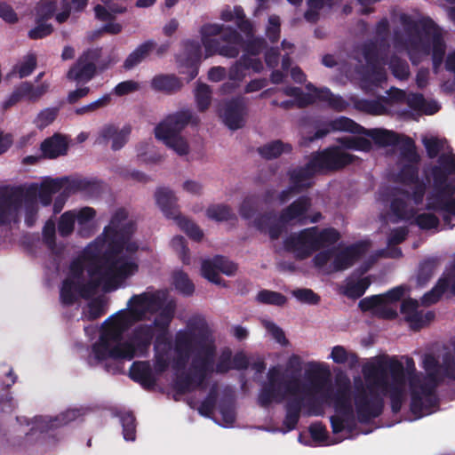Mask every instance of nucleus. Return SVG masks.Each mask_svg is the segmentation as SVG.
Returning a JSON list of instances; mask_svg holds the SVG:
<instances>
[{
	"mask_svg": "<svg viewBox=\"0 0 455 455\" xmlns=\"http://www.w3.org/2000/svg\"><path fill=\"white\" fill-rule=\"evenodd\" d=\"M175 357L173 369L184 370L192 356L189 371L178 374L173 388L185 395L197 388H204V382L212 374L217 347L207 323L201 318H191L187 330L177 331L174 339Z\"/></svg>",
	"mask_w": 455,
	"mask_h": 455,
	"instance_id": "f257e3e1",
	"label": "nucleus"
},
{
	"mask_svg": "<svg viewBox=\"0 0 455 455\" xmlns=\"http://www.w3.org/2000/svg\"><path fill=\"white\" fill-rule=\"evenodd\" d=\"M363 374L366 385L360 377L354 380L353 398L357 420L367 424L382 414L385 403L377 388L381 390L383 395H389L392 412H400L406 383L403 364L399 360L391 358L387 362L364 365Z\"/></svg>",
	"mask_w": 455,
	"mask_h": 455,
	"instance_id": "f03ea898",
	"label": "nucleus"
},
{
	"mask_svg": "<svg viewBox=\"0 0 455 455\" xmlns=\"http://www.w3.org/2000/svg\"><path fill=\"white\" fill-rule=\"evenodd\" d=\"M132 323V318L125 310L117 312L104 322L100 338L92 347L98 362L107 359L130 361L136 356L144 357L148 355L155 337L153 325L140 324L124 339V333Z\"/></svg>",
	"mask_w": 455,
	"mask_h": 455,
	"instance_id": "7ed1b4c3",
	"label": "nucleus"
},
{
	"mask_svg": "<svg viewBox=\"0 0 455 455\" xmlns=\"http://www.w3.org/2000/svg\"><path fill=\"white\" fill-rule=\"evenodd\" d=\"M400 21L407 36L405 45L411 62L419 65L423 57L431 54L433 68L437 71L446 52L442 29L429 17L414 20L408 14H402Z\"/></svg>",
	"mask_w": 455,
	"mask_h": 455,
	"instance_id": "20e7f679",
	"label": "nucleus"
},
{
	"mask_svg": "<svg viewBox=\"0 0 455 455\" xmlns=\"http://www.w3.org/2000/svg\"><path fill=\"white\" fill-rule=\"evenodd\" d=\"M124 209H118L111 217L110 222L103 229L102 234L85 248V255L90 259L96 258L102 252L105 245H108V254L128 253L136 257L139 245L132 241L135 225L129 221Z\"/></svg>",
	"mask_w": 455,
	"mask_h": 455,
	"instance_id": "39448f33",
	"label": "nucleus"
},
{
	"mask_svg": "<svg viewBox=\"0 0 455 455\" xmlns=\"http://www.w3.org/2000/svg\"><path fill=\"white\" fill-rule=\"evenodd\" d=\"M102 252L104 265L97 262L101 252L93 259L85 255L84 251V259L90 261L87 273L90 277H99L104 279L103 291L109 292L118 289L120 284L131 275H133L139 269L137 257L125 252L120 254H108V245Z\"/></svg>",
	"mask_w": 455,
	"mask_h": 455,
	"instance_id": "423d86ee",
	"label": "nucleus"
},
{
	"mask_svg": "<svg viewBox=\"0 0 455 455\" xmlns=\"http://www.w3.org/2000/svg\"><path fill=\"white\" fill-rule=\"evenodd\" d=\"M406 371L411 391L410 410L416 418L431 413L434 407L438 405L436 388L439 385L435 372H428L425 376L416 373L412 358L406 360Z\"/></svg>",
	"mask_w": 455,
	"mask_h": 455,
	"instance_id": "0eeeda50",
	"label": "nucleus"
},
{
	"mask_svg": "<svg viewBox=\"0 0 455 455\" xmlns=\"http://www.w3.org/2000/svg\"><path fill=\"white\" fill-rule=\"evenodd\" d=\"M298 373L282 371L279 366H272L267 373L265 382L259 393L258 403L261 407H267L273 402L282 403L291 397H302V383Z\"/></svg>",
	"mask_w": 455,
	"mask_h": 455,
	"instance_id": "6e6552de",
	"label": "nucleus"
},
{
	"mask_svg": "<svg viewBox=\"0 0 455 455\" xmlns=\"http://www.w3.org/2000/svg\"><path fill=\"white\" fill-rule=\"evenodd\" d=\"M347 132L353 134H364L372 139L375 144L380 147L388 146H400L403 144L405 135H400L394 131L386 129H365L354 120L339 116L323 124V127L318 128L313 136L308 138V140L314 141L315 140L323 139L331 132Z\"/></svg>",
	"mask_w": 455,
	"mask_h": 455,
	"instance_id": "1a4fd4ad",
	"label": "nucleus"
},
{
	"mask_svg": "<svg viewBox=\"0 0 455 455\" xmlns=\"http://www.w3.org/2000/svg\"><path fill=\"white\" fill-rule=\"evenodd\" d=\"M200 33L206 58L215 54L228 58L238 56L243 38L235 28L219 24H204Z\"/></svg>",
	"mask_w": 455,
	"mask_h": 455,
	"instance_id": "9d476101",
	"label": "nucleus"
},
{
	"mask_svg": "<svg viewBox=\"0 0 455 455\" xmlns=\"http://www.w3.org/2000/svg\"><path fill=\"white\" fill-rule=\"evenodd\" d=\"M200 120L189 109H183L166 116L155 127V136L180 156L188 154L189 147L181 132L191 123L197 125Z\"/></svg>",
	"mask_w": 455,
	"mask_h": 455,
	"instance_id": "9b49d317",
	"label": "nucleus"
},
{
	"mask_svg": "<svg viewBox=\"0 0 455 455\" xmlns=\"http://www.w3.org/2000/svg\"><path fill=\"white\" fill-rule=\"evenodd\" d=\"M113 60L111 56L102 58V48H89L83 52L67 73V78L78 84L90 82L98 71L108 69Z\"/></svg>",
	"mask_w": 455,
	"mask_h": 455,
	"instance_id": "f8f14e48",
	"label": "nucleus"
},
{
	"mask_svg": "<svg viewBox=\"0 0 455 455\" xmlns=\"http://www.w3.org/2000/svg\"><path fill=\"white\" fill-rule=\"evenodd\" d=\"M357 158L356 156L344 152L337 146L313 152L309 156L319 174L339 171L353 164Z\"/></svg>",
	"mask_w": 455,
	"mask_h": 455,
	"instance_id": "ddd939ff",
	"label": "nucleus"
},
{
	"mask_svg": "<svg viewBox=\"0 0 455 455\" xmlns=\"http://www.w3.org/2000/svg\"><path fill=\"white\" fill-rule=\"evenodd\" d=\"M401 159L406 163L402 165L397 173V181L405 186L417 182L419 176V164L420 156L417 152L415 141L411 137H405L400 148Z\"/></svg>",
	"mask_w": 455,
	"mask_h": 455,
	"instance_id": "4468645a",
	"label": "nucleus"
},
{
	"mask_svg": "<svg viewBox=\"0 0 455 455\" xmlns=\"http://www.w3.org/2000/svg\"><path fill=\"white\" fill-rule=\"evenodd\" d=\"M165 305V296L160 291L133 295L128 301L130 316L141 321L147 313H157Z\"/></svg>",
	"mask_w": 455,
	"mask_h": 455,
	"instance_id": "2eb2a0df",
	"label": "nucleus"
},
{
	"mask_svg": "<svg viewBox=\"0 0 455 455\" xmlns=\"http://www.w3.org/2000/svg\"><path fill=\"white\" fill-rule=\"evenodd\" d=\"M317 227L305 228L298 234L285 238L283 245L286 251L296 252L300 259H307L318 251L316 239Z\"/></svg>",
	"mask_w": 455,
	"mask_h": 455,
	"instance_id": "dca6fc26",
	"label": "nucleus"
},
{
	"mask_svg": "<svg viewBox=\"0 0 455 455\" xmlns=\"http://www.w3.org/2000/svg\"><path fill=\"white\" fill-rule=\"evenodd\" d=\"M67 182H68V177L47 178L42 181L39 187L33 183L26 189V199L34 201L38 196L42 205L49 206L52 202V196L60 192Z\"/></svg>",
	"mask_w": 455,
	"mask_h": 455,
	"instance_id": "f3484780",
	"label": "nucleus"
},
{
	"mask_svg": "<svg viewBox=\"0 0 455 455\" xmlns=\"http://www.w3.org/2000/svg\"><path fill=\"white\" fill-rule=\"evenodd\" d=\"M247 102L243 97H235L225 102L220 114L223 123L230 130L235 131L245 124Z\"/></svg>",
	"mask_w": 455,
	"mask_h": 455,
	"instance_id": "a211bd4d",
	"label": "nucleus"
},
{
	"mask_svg": "<svg viewBox=\"0 0 455 455\" xmlns=\"http://www.w3.org/2000/svg\"><path fill=\"white\" fill-rule=\"evenodd\" d=\"M311 205V198L307 196H301L280 212L279 221L283 224H289L296 220L299 225H305L308 221L307 212Z\"/></svg>",
	"mask_w": 455,
	"mask_h": 455,
	"instance_id": "6ab92c4d",
	"label": "nucleus"
},
{
	"mask_svg": "<svg viewBox=\"0 0 455 455\" xmlns=\"http://www.w3.org/2000/svg\"><path fill=\"white\" fill-rule=\"evenodd\" d=\"M132 128L129 125L118 129L114 124H105L99 132L95 140L96 144L107 146L109 141L112 142L111 148L114 151L121 149L128 141Z\"/></svg>",
	"mask_w": 455,
	"mask_h": 455,
	"instance_id": "aec40b11",
	"label": "nucleus"
},
{
	"mask_svg": "<svg viewBox=\"0 0 455 455\" xmlns=\"http://www.w3.org/2000/svg\"><path fill=\"white\" fill-rule=\"evenodd\" d=\"M319 174L314 164L308 158V161L302 166H298L288 172L290 183L292 188L297 189V193H301L314 185V177Z\"/></svg>",
	"mask_w": 455,
	"mask_h": 455,
	"instance_id": "412c9836",
	"label": "nucleus"
},
{
	"mask_svg": "<svg viewBox=\"0 0 455 455\" xmlns=\"http://www.w3.org/2000/svg\"><path fill=\"white\" fill-rule=\"evenodd\" d=\"M20 194L16 191L0 193V226L16 222L21 206Z\"/></svg>",
	"mask_w": 455,
	"mask_h": 455,
	"instance_id": "4be33fe9",
	"label": "nucleus"
},
{
	"mask_svg": "<svg viewBox=\"0 0 455 455\" xmlns=\"http://www.w3.org/2000/svg\"><path fill=\"white\" fill-rule=\"evenodd\" d=\"M366 251L364 244L354 243L337 253L332 261V271L339 272L352 267Z\"/></svg>",
	"mask_w": 455,
	"mask_h": 455,
	"instance_id": "5701e85b",
	"label": "nucleus"
},
{
	"mask_svg": "<svg viewBox=\"0 0 455 455\" xmlns=\"http://www.w3.org/2000/svg\"><path fill=\"white\" fill-rule=\"evenodd\" d=\"M79 415L77 410H68L65 412L60 413L54 419H47L43 416L36 417L34 420V426L31 428V435L34 432L39 431L41 434L47 432L50 429L60 427L67 425L68 423L75 420ZM30 433H26L28 437Z\"/></svg>",
	"mask_w": 455,
	"mask_h": 455,
	"instance_id": "b1692460",
	"label": "nucleus"
},
{
	"mask_svg": "<svg viewBox=\"0 0 455 455\" xmlns=\"http://www.w3.org/2000/svg\"><path fill=\"white\" fill-rule=\"evenodd\" d=\"M183 65L188 68L189 80L196 77L202 58V44L196 40H186L183 43Z\"/></svg>",
	"mask_w": 455,
	"mask_h": 455,
	"instance_id": "393cba45",
	"label": "nucleus"
},
{
	"mask_svg": "<svg viewBox=\"0 0 455 455\" xmlns=\"http://www.w3.org/2000/svg\"><path fill=\"white\" fill-rule=\"evenodd\" d=\"M42 155L47 159H56L66 156L68 150V138L59 132L46 138L40 145Z\"/></svg>",
	"mask_w": 455,
	"mask_h": 455,
	"instance_id": "a878e982",
	"label": "nucleus"
},
{
	"mask_svg": "<svg viewBox=\"0 0 455 455\" xmlns=\"http://www.w3.org/2000/svg\"><path fill=\"white\" fill-rule=\"evenodd\" d=\"M129 376L145 389H153L156 384V379L148 361L133 362L130 367Z\"/></svg>",
	"mask_w": 455,
	"mask_h": 455,
	"instance_id": "bb28decb",
	"label": "nucleus"
},
{
	"mask_svg": "<svg viewBox=\"0 0 455 455\" xmlns=\"http://www.w3.org/2000/svg\"><path fill=\"white\" fill-rule=\"evenodd\" d=\"M172 348L171 341L166 333H158L156 336L155 349V370L157 373H163L167 371L169 362V352Z\"/></svg>",
	"mask_w": 455,
	"mask_h": 455,
	"instance_id": "cd10ccee",
	"label": "nucleus"
},
{
	"mask_svg": "<svg viewBox=\"0 0 455 455\" xmlns=\"http://www.w3.org/2000/svg\"><path fill=\"white\" fill-rule=\"evenodd\" d=\"M157 205L168 219H175L180 214L177 204V197L174 193L167 188H158L155 193Z\"/></svg>",
	"mask_w": 455,
	"mask_h": 455,
	"instance_id": "c85d7f7f",
	"label": "nucleus"
},
{
	"mask_svg": "<svg viewBox=\"0 0 455 455\" xmlns=\"http://www.w3.org/2000/svg\"><path fill=\"white\" fill-rule=\"evenodd\" d=\"M92 183L86 179H72L68 178V182L62 188V192L55 198L53 203V212L59 213L63 209L67 198L78 191H86L90 189Z\"/></svg>",
	"mask_w": 455,
	"mask_h": 455,
	"instance_id": "c756f323",
	"label": "nucleus"
},
{
	"mask_svg": "<svg viewBox=\"0 0 455 455\" xmlns=\"http://www.w3.org/2000/svg\"><path fill=\"white\" fill-rule=\"evenodd\" d=\"M304 403V397H291L284 404L285 416L283 426L285 432H290L297 427Z\"/></svg>",
	"mask_w": 455,
	"mask_h": 455,
	"instance_id": "7c9ffc66",
	"label": "nucleus"
},
{
	"mask_svg": "<svg viewBox=\"0 0 455 455\" xmlns=\"http://www.w3.org/2000/svg\"><path fill=\"white\" fill-rule=\"evenodd\" d=\"M183 84L179 77L174 75H156L151 80V87L156 92H163L172 94L179 92Z\"/></svg>",
	"mask_w": 455,
	"mask_h": 455,
	"instance_id": "2f4dec72",
	"label": "nucleus"
},
{
	"mask_svg": "<svg viewBox=\"0 0 455 455\" xmlns=\"http://www.w3.org/2000/svg\"><path fill=\"white\" fill-rule=\"evenodd\" d=\"M156 43L154 40H147L135 48L124 60V68L131 70L141 63L149 53L156 48Z\"/></svg>",
	"mask_w": 455,
	"mask_h": 455,
	"instance_id": "473e14b6",
	"label": "nucleus"
},
{
	"mask_svg": "<svg viewBox=\"0 0 455 455\" xmlns=\"http://www.w3.org/2000/svg\"><path fill=\"white\" fill-rule=\"evenodd\" d=\"M387 105H390V100L384 96L376 100H359L355 104L356 109L372 116L386 115Z\"/></svg>",
	"mask_w": 455,
	"mask_h": 455,
	"instance_id": "72a5a7b5",
	"label": "nucleus"
},
{
	"mask_svg": "<svg viewBox=\"0 0 455 455\" xmlns=\"http://www.w3.org/2000/svg\"><path fill=\"white\" fill-rule=\"evenodd\" d=\"M315 97L323 102H326L328 107L337 112H342L349 106L348 102L339 95H335L329 88H314Z\"/></svg>",
	"mask_w": 455,
	"mask_h": 455,
	"instance_id": "f704fd0d",
	"label": "nucleus"
},
{
	"mask_svg": "<svg viewBox=\"0 0 455 455\" xmlns=\"http://www.w3.org/2000/svg\"><path fill=\"white\" fill-rule=\"evenodd\" d=\"M292 147L280 140H273L258 148L259 154L267 160L279 157L283 153H291Z\"/></svg>",
	"mask_w": 455,
	"mask_h": 455,
	"instance_id": "c9c22d12",
	"label": "nucleus"
},
{
	"mask_svg": "<svg viewBox=\"0 0 455 455\" xmlns=\"http://www.w3.org/2000/svg\"><path fill=\"white\" fill-rule=\"evenodd\" d=\"M175 303L169 301L159 311L153 322V327L163 331L162 333L167 334V330L172 323L175 313Z\"/></svg>",
	"mask_w": 455,
	"mask_h": 455,
	"instance_id": "e433bc0d",
	"label": "nucleus"
},
{
	"mask_svg": "<svg viewBox=\"0 0 455 455\" xmlns=\"http://www.w3.org/2000/svg\"><path fill=\"white\" fill-rule=\"evenodd\" d=\"M60 301L64 306H72L78 299L77 282L70 277L63 280L60 291Z\"/></svg>",
	"mask_w": 455,
	"mask_h": 455,
	"instance_id": "4c0bfd02",
	"label": "nucleus"
},
{
	"mask_svg": "<svg viewBox=\"0 0 455 455\" xmlns=\"http://www.w3.org/2000/svg\"><path fill=\"white\" fill-rule=\"evenodd\" d=\"M450 279L448 277H441L437 281L436 284L427 293H425L421 299V302L425 306H430L436 303L443 294L449 289Z\"/></svg>",
	"mask_w": 455,
	"mask_h": 455,
	"instance_id": "58836bf2",
	"label": "nucleus"
},
{
	"mask_svg": "<svg viewBox=\"0 0 455 455\" xmlns=\"http://www.w3.org/2000/svg\"><path fill=\"white\" fill-rule=\"evenodd\" d=\"M206 216L210 220L218 222L236 220V216L231 207L224 204L210 205L206 210Z\"/></svg>",
	"mask_w": 455,
	"mask_h": 455,
	"instance_id": "ea45409f",
	"label": "nucleus"
},
{
	"mask_svg": "<svg viewBox=\"0 0 455 455\" xmlns=\"http://www.w3.org/2000/svg\"><path fill=\"white\" fill-rule=\"evenodd\" d=\"M438 262L437 258H427L419 264L417 275V283L419 286H425L430 281Z\"/></svg>",
	"mask_w": 455,
	"mask_h": 455,
	"instance_id": "a19ab883",
	"label": "nucleus"
},
{
	"mask_svg": "<svg viewBox=\"0 0 455 455\" xmlns=\"http://www.w3.org/2000/svg\"><path fill=\"white\" fill-rule=\"evenodd\" d=\"M392 75L401 80H407L410 76V67L408 62L397 55H392L388 63Z\"/></svg>",
	"mask_w": 455,
	"mask_h": 455,
	"instance_id": "79ce46f5",
	"label": "nucleus"
},
{
	"mask_svg": "<svg viewBox=\"0 0 455 455\" xmlns=\"http://www.w3.org/2000/svg\"><path fill=\"white\" fill-rule=\"evenodd\" d=\"M173 220L180 229L183 230L191 239L196 242L202 240L204 233L196 223L181 215V213Z\"/></svg>",
	"mask_w": 455,
	"mask_h": 455,
	"instance_id": "37998d69",
	"label": "nucleus"
},
{
	"mask_svg": "<svg viewBox=\"0 0 455 455\" xmlns=\"http://www.w3.org/2000/svg\"><path fill=\"white\" fill-rule=\"evenodd\" d=\"M122 427L123 435L126 441H134L136 439V419L132 411L118 413Z\"/></svg>",
	"mask_w": 455,
	"mask_h": 455,
	"instance_id": "c03bdc74",
	"label": "nucleus"
},
{
	"mask_svg": "<svg viewBox=\"0 0 455 455\" xmlns=\"http://www.w3.org/2000/svg\"><path fill=\"white\" fill-rule=\"evenodd\" d=\"M435 319V313L427 311L424 313L422 310H417L414 314L405 316V321L410 324L413 331H419Z\"/></svg>",
	"mask_w": 455,
	"mask_h": 455,
	"instance_id": "a18cd8bd",
	"label": "nucleus"
},
{
	"mask_svg": "<svg viewBox=\"0 0 455 455\" xmlns=\"http://www.w3.org/2000/svg\"><path fill=\"white\" fill-rule=\"evenodd\" d=\"M330 421L333 434H339L345 429L347 430L349 433H352L356 426L354 412L351 419L349 417L347 416L332 415L330 418Z\"/></svg>",
	"mask_w": 455,
	"mask_h": 455,
	"instance_id": "49530a36",
	"label": "nucleus"
},
{
	"mask_svg": "<svg viewBox=\"0 0 455 455\" xmlns=\"http://www.w3.org/2000/svg\"><path fill=\"white\" fill-rule=\"evenodd\" d=\"M331 358L336 363H348L351 368L358 363V356L355 353H348L344 347L335 346L332 347Z\"/></svg>",
	"mask_w": 455,
	"mask_h": 455,
	"instance_id": "de8ad7c7",
	"label": "nucleus"
},
{
	"mask_svg": "<svg viewBox=\"0 0 455 455\" xmlns=\"http://www.w3.org/2000/svg\"><path fill=\"white\" fill-rule=\"evenodd\" d=\"M341 235L340 233L334 228H326L316 231V239L318 244V250L323 247L332 245L336 243Z\"/></svg>",
	"mask_w": 455,
	"mask_h": 455,
	"instance_id": "09e8293b",
	"label": "nucleus"
},
{
	"mask_svg": "<svg viewBox=\"0 0 455 455\" xmlns=\"http://www.w3.org/2000/svg\"><path fill=\"white\" fill-rule=\"evenodd\" d=\"M173 284L175 289L186 296H190L195 291V285L189 279L188 274L183 271H177L173 274Z\"/></svg>",
	"mask_w": 455,
	"mask_h": 455,
	"instance_id": "8fccbe9b",
	"label": "nucleus"
},
{
	"mask_svg": "<svg viewBox=\"0 0 455 455\" xmlns=\"http://www.w3.org/2000/svg\"><path fill=\"white\" fill-rule=\"evenodd\" d=\"M435 189V192L427 196L426 209L428 211L441 212L449 198L444 196L445 188Z\"/></svg>",
	"mask_w": 455,
	"mask_h": 455,
	"instance_id": "3c124183",
	"label": "nucleus"
},
{
	"mask_svg": "<svg viewBox=\"0 0 455 455\" xmlns=\"http://www.w3.org/2000/svg\"><path fill=\"white\" fill-rule=\"evenodd\" d=\"M196 102L200 112L207 110L212 101V91L209 85L199 84L195 92Z\"/></svg>",
	"mask_w": 455,
	"mask_h": 455,
	"instance_id": "603ef678",
	"label": "nucleus"
},
{
	"mask_svg": "<svg viewBox=\"0 0 455 455\" xmlns=\"http://www.w3.org/2000/svg\"><path fill=\"white\" fill-rule=\"evenodd\" d=\"M57 10L56 1H41L36 10V22H45L52 19Z\"/></svg>",
	"mask_w": 455,
	"mask_h": 455,
	"instance_id": "864d4df0",
	"label": "nucleus"
},
{
	"mask_svg": "<svg viewBox=\"0 0 455 455\" xmlns=\"http://www.w3.org/2000/svg\"><path fill=\"white\" fill-rule=\"evenodd\" d=\"M256 299L261 304L279 307L283 306L287 301V299L283 294L269 290L259 291Z\"/></svg>",
	"mask_w": 455,
	"mask_h": 455,
	"instance_id": "5fc2aeb1",
	"label": "nucleus"
},
{
	"mask_svg": "<svg viewBox=\"0 0 455 455\" xmlns=\"http://www.w3.org/2000/svg\"><path fill=\"white\" fill-rule=\"evenodd\" d=\"M202 275L215 284H221L222 278L219 275L218 266L215 261V257L212 259H204L201 267Z\"/></svg>",
	"mask_w": 455,
	"mask_h": 455,
	"instance_id": "6e6d98bb",
	"label": "nucleus"
},
{
	"mask_svg": "<svg viewBox=\"0 0 455 455\" xmlns=\"http://www.w3.org/2000/svg\"><path fill=\"white\" fill-rule=\"evenodd\" d=\"M371 285V280L368 276L359 279L355 283H348L346 286L345 294L351 299H359Z\"/></svg>",
	"mask_w": 455,
	"mask_h": 455,
	"instance_id": "4d7b16f0",
	"label": "nucleus"
},
{
	"mask_svg": "<svg viewBox=\"0 0 455 455\" xmlns=\"http://www.w3.org/2000/svg\"><path fill=\"white\" fill-rule=\"evenodd\" d=\"M23 92L26 93V100L31 102L37 101L49 90V84L43 83L40 85L34 86L30 82H22Z\"/></svg>",
	"mask_w": 455,
	"mask_h": 455,
	"instance_id": "13d9d810",
	"label": "nucleus"
},
{
	"mask_svg": "<svg viewBox=\"0 0 455 455\" xmlns=\"http://www.w3.org/2000/svg\"><path fill=\"white\" fill-rule=\"evenodd\" d=\"M342 146L348 149L370 152L372 144L370 140L363 137H347L340 140Z\"/></svg>",
	"mask_w": 455,
	"mask_h": 455,
	"instance_id": "bf43d9fd",
	"label": "nucleus"
},
{
	"mask_svg": "<svg viewBox=\"0 0 455 455\" xmlns=\"http://www.w3.org/2000/svg\"><path fill=\"white\" fill-rule=\"evenodd\" d=\"M243 51L251 56H258L267 47V43L263 37H248L242 44Z\"/></svg>",
	"mask_w": 455,
	"mask_h": 455,
	"instance_id": "052dcab7",
	"label": "nucleus"
},
{
	"mask_svg": "<svg viewBox=\"0 0 455 455\" xmlns=\"http://www.w3.org/2000/svg\"><path fill=\"white\" fill-rule=\"evenodd\" d=\"M60 112V108H47L41 110L36 116L34 124L39 129H44L50 125L57 118Z\"/></svg>",
	"mask_w": 455,
	"mask_h": 455,
	"instance_id": "680f3d73",
	"label": "nucleus"
},
{
	"mask_svg": "<svg viewBox=\"0 0 455 455\" xmlns=\"http://www.w3.org/2000/svg\"><path fill=\"white\" fill-rule=\"evenodd\" d=\"M413 188L411 193L406 189H398V193L403 195L407 198H411L415 204L419 205L423 202L427 184L424 180H419L417 182L412 183Z\"/></svg>",
	"mask_w": 455,
	"mask_h": 455,
	"instance_id": "e2e57ef3",
	"label": "nucleus"
},
{
	"mask_svg": "<svg viewBox=\"0 0 455 455\" xmlns=\"http://www.w3.org/2000/svg\"><path fill=\"white\" fill-rule=\"evenodd\" d=\"M218 398V392L216 387H212L206 395V397L202 401L198 407V412L200 415L204 417H210L215 409Z\"/></svg>",
	"mask_w": 455,
	"mask_h": 455,
	"instance_id": "0e129e2a",
	"label": "nucleus"
},
{
	"mask_svg": "<svg viewBox=\"0 0 455 455\" xmlns=\"http://www.w3.org/2000/svg\"><path fill=\"white\" fill-rule=\"evenodd\" d=\"M351 401V384L348 378L337 379V388L333 395V403Z\"/></svg>",
	"mask_w": 455,
	"mask_h": 455,
	"instance_id": "69168bd1",
	"label": "nucleus"
},
{
	"mask_svg": "<svg viewBox=\"0 0 455 455\" xmlns=\"http://www.w3.org/2000/svg\"><path fill=\"white\" fill-rule=\"evenodd\" d=\"M87 307H88V310H87L85 316H86L87 320H89V321H94V320L100 318V316H102L103 315H105V313H106V310H105L106 301L104 300V299L102 297H97V298L92 299L88 303Z\"/></svg>",
	"mask_w": 455,
	"mask_h": 455,
	"instance_id": "338daca9",
	"label": "nucleus"
},
{
	"mask_svg": "<svg viewBox=\"0 0 455 455\" xmlns=\"http://www.w3.org/2000/svg\"><path fill=\"white\" fill-rule=\"evenodd\" d=\"M76 215L68 211L64 212L58 223V231L60 236L67 237L74 231Z\"/></svg>",
	"mask_w": 455,
	"mask_h": 455,
	"instance_id": "774afa93",
	"label": "nucleus"
}]
</instances>
